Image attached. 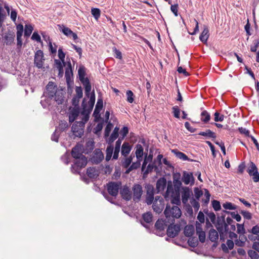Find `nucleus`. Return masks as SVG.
<instances>
[{
    "label": "nucleus",
    "mask_w": 259,
    "mask_h": 259,
    "mask_svg": "<svg viewBox=\"0 0 259 259\" xmlns=\"http://www.w3.org/2000/svg\"><path fill=\"white\" fill-rule=\"evenodd\" d=\"M120 194L121 197L126 201H129L132 198V193L127 186H124L121 189Z\"/></svg>",
    "instance_id": "nucleus-17"
},
{
    "label": "nucleus",
    "mask_w": 259,
    "mask_h": 259,
    "mask_svg": "<svg viewBox=\"0 0 259 259\" xmlns=\"http://www.w3.org/2000/svg\"><path fill=\"white\" fill-rule=\"evenodd\" d=\"M81 82L84 87L85 93L86 96L89 97L92 89L91 84L90 83L89 79L87 77H86V79L84 80V81Z\"/></svg>",
    "instance_id": "nucleus-27"
},
{
    "label": "nucleus",
    "mask_w": 259,
    "mask_h": 259,
    "mask_svg": "<svg viewBox=\"0 0 259 259\" xmlns=\"http://www.w3.org/2000/svg\"><path fill=\"white\" fill-rule=\"evenodd\" d=\"M247 172L250 177H252L254 182H259V172L256 166L253 162H250V165L247 169Z\"/></svg>",
    "instance_id": "nucleus-8"
},
{
    "label": "nucleus",
    "mask_w": 259,
    "mask_h": 259,
    "mask_svg": "<svg viewBox=\"0 0 259 259\" xmlns=\"http://www.w3.org/2000/svg\"><path fill=\"white\" fill-rule=\"evenodd\" d=\"M253 46L251 47L250 51L252 52H255L257 50V48L259 46V40L258 39H254L253 41Z\"/></svg>",
    "instance_id": "nucleus-61"
},
{
    "label": "nucleus",
    "mask_w": 259,
    "mask_h": 259,
    "mask_svg": "<svg viewBox=\"0 0 259 259\" xmlns=\"http://www.w3.org/2000/svg\"><path fill=\"white\" fill-rule=\"evenodd\" d=\"M119 151L120 149L116 148L114 149L113 145H110L108 146L106 149V160L108 161L111 159L113 153V159H117Z\"/></svg>",
    "instance_id": "nucleus-6"
},
{
    "label": "nucleus",
    "mask_w": 259,
    "mask_h": 259,
    "mask_svg": "<svg viewBox=\"0 0 259 259\" xmlns=\"http://www.w3.org/2000/svg\"><path fill=\"white\" fill-rule=\"evenodd\" d=\"M212 205L215 211H219L221 209V204L219 201L213 200L212 201Z\"/></svg>",
    "instance_id": "nucleus-53"
},
{
    "label": "nucleus",
    "mask_w": 259,
    "mask_h": 259,
    "mask_svg": "<svg viewBox=\"0 0 259 259\" xmlns=\"http://www.w3.org/2000/svg\"><path fill=\"white\" fill-rule=\"evenodd\" d=\"M87 162V159L85 156L74 160L73 164L71 166V171L74 174H79L80 169L86 166Z\"/></svg>",
    "instance_id": "nucleus-3"
},
{
    "label": "nucleus",
    "mask_w": 259,
    "mask_h": 259,
    "mask_svg": "<svg viewBox=\"0 0 259 259\" xmlns=\"http://www.w3.org/2000/svg\"><path fill=\"white\" fill-rule=\"evenodd\" d=\"M174 194V189L173 185L170 181L168 182L167 186V189L164 195V197H168L170 195H172Z\"/></svg>",
    "instance_id": "nucleus-41"
},
{
    "label": "nucleus",
    "mask_w": 259,
    "mask_h": 259,
    "mask_svg": "<svg viewBox=\"0 0 259 259\" xmlns=\"http://www.w3.org/2000/svg\"><path fill=\"white\" fill-rule=\"evenodd\" d=\"M166 221L168 223H174L176 219H179L182 215V212L178 206L166 205L164 211Z\"/></svg>",
    "instance_id": "nucleus-1"
},
{
    "label": "nucleus",
    "mask_w": 259,
    "mask_h": 259,
    "mask_svg": "<svg viewBox=\"0 0 259 259\" xmlns=\"http://www.w3.org/2000/svg\"><path fill=\"white\" fill-rule=\"evenodd\" d=\"M119 128L115 127L109 138V143H112L115 139H116L118 136Z\"/></svg>",
    "instance_id": "nucleus-39"
},
{
    "label": "nucleus",
    "mask_w": 259,
    "mask_h": 259,
    "mask_svg": "<svg viewBox=\"0 0 259 259\" xmlns=\"http://www.w3.org/2000/svg\"><path fill=\"white\" fill-rule=\"evenodd\" d=\"M174 115L176 118H180V110L178 106H175L172 108Z\"/></svg>",
    "instance_id": "nucleus-57"
},
{
    "label": "nucleus",
    "mask_w": 259,
    "mask_h": 259,
    "mask_svg": "<svg viewBox=\"0 0 259 259\" xmlns=\"http://www.w3.org/2000/svg\"><path fill=\"white\" fill-rule=\"evenodd\" d=\"M142 219L146 223L149 224L152 222L153 215L151 212H147L142 215Z\"/></svg>",
    "instance_id": "nucleus-33"
},
{
    "label": "nucleus",
    "mask_w": 259,
    "mask_h": 259,
    "mask_svg": "<svg viewBox=\"0 0 259 259\" xmlns=\"http://www.w3.org/2000/svg\"><path fill=\"white\" fill-rule=\"evenodd\" d=\"M131 147L127 142H124L122 145L121 153L122 155L126 157L130 152Z\"/></svg>",
    "instance_id": "nucleus-26"
},
{
    "label": "nucleus",
    "mask_w": 259,
    "mask_h": 259,
    "mask_svg": "<svg viewBox=\"0 0 259 259\" xmlns=\"http://www.w3.org/2000/svg\"><path fill=\"white\" fill-rule=\"evenodd\" d=\"M112 51L114 54V57L116 58L121 59L122 58V54L120 51L117 50L115 47L112 48Z\"/></svg>",
    "instance_id": "nucleus-55"
},
{
    "label": "nucleus",
    "mask_w": 259,
    "mask_h": 259,
    "mask_svg": "<svg viewBox=\"0 0 259 259\" xmlns=\"http://www.w3.org/2000/svg\"><path fill=\"white\" fill-rule=\"evenodd\" d=\"M240 213L243 215V217L247 219V220H250L252 218V214L250 212L247 211L245 210H241L240 211Z\"/></svg>",
    "instance_id": "nucleus-60"
},
{
    "label": "nucleus",
    "mask_w": 259,
    "mask_h": 259,
    "mask_svg": "<svg viewBox=\"0 0 259 259\" xmlns=\"http://www.w3.org/2000/svg\"><path fill=\"white\" fill-rule=\"evenodd\" d=\"M168 227L166 231L167 236L170 238H174L177 236L181 230L180 225L174 223H168Z\"/></svg>",
    "instance_id": "nucleus-7"
},
{
    "label": "nucleus",
    "mask_w": 259,
    "mask_h": 259,
    "mask_svg": "<svg viewBox=\"0 0 259 259\" xmlns=\"http://www.w3.org/2000/svg\"><path fill=\"white\" fill-rule=\"evenodd\" d=\"M3 11V8L0 6V28L2 26L3 23L6 18V13Z\"/></svg>",
    "instance_id": "nucleus-47"
},
{
    "label": "nucleus",
    "mask_w": 259,
    "mask_h": 259,
    "mask_svg": "<svg viewBox=\"0 0 259 259\" xmlns=\"http://www.w3.org/2000/svg\"><path fill=\"white\" fill-rule=\"evenodd\" d=\"M62 32L64 33V35L68 37H71V34L72 31L70 28L62 25Z\"/></svg>",
    "instance_id": "nucleus-50"
},
{
    "label": "nucleus",
    "mask_w": 259,
    "mask_h": 259,
    "mask_svg": "<svg viewBox=\"0 0 259 259\" xmlns=\"http://www.w3.org/2000/svg\"><path fill=\"white\" fill-rule=\"evenodd\" d=\"M46 94L49 96V98L52 99L54 97V95L58 92L57 85L52 81H49L46 86Z\"/></svg>",
    "instance_id": "nucleus-13"
},
{
    "label": "nucleus",
    "mask_w": 259,
    "mask_h": 259,
    "mask_svg": "<svg viewBox=\"0 0 259 259\" xmlns=\"http://www.w3.org/2000/svg\"><path fill=\"white\" fill-rule=\"evenodd\" d=\"M166 185V180L164 178L159 179L156 182V189L157 193L164 191Z\"/></svg>",
    "instance_id": "nucleus-21"
},
{
    "label": "nucleus",
    "mask_w": 259,
    "mask_h": 259,
    "mask_svg": "<svg viewBox=\"0 0 259 259\" xmlns=\"http://www.w3.org/2000/svg\"><path fill=\"white\" fill-rule=\"evenodd\" d=\"M121 187V183L120 182H110L107 185V189L110 195L115 197L117 196Z\"/></svg>",
    "instance_id": "nucleus-4"
},
{
    "label": "nucleus",
    "mask_w": 259,
    "mask_h": 259,
    "mask_svg": "<svg viewBox=\"0 0 259 259\" xmlns=\"http://www.w3.org/2000/svg\"><path fill=\"white\" fill-rule=\"evenodd\" d=\"M198 135L213 139H215L216 138L215 134L210 130H207L205 132H200Z\"/></svg>",
    "instance_id": "nucleus-36"
},
{
    "label": "nucleus",
    "mask_w": 259,
    "mask_h": 259,
    "mask_svg": "<svg viewBox=\"0 0 259 259\" xmlns=\"http://www.w3.org/2000/svg\"><path fill=\"white\" fill-rule=\"evenodd\" d=\"M156 160H154V162L151 164H149L147 166V167L145 171L144 172V175H147L150 172H151L153 169L155 170L158 169V166L156 164Z\"/></svg>",
    "instance_id": "nucleus-37"
},
{
    "label": "nucleus",
    "mask_w": 259,
    "mask_h": 259,
    "mask_svg": "<svg viewBox=\"0 0 259 259\" xmlns=\"http://www.w3.org/2000/svg\"><path fill=\"white\" fill-rule=\"evenodd\" d=\"M126 95L127 96V101L130 103H132L134 102V95L132 91L128 90L126 93Z\"/></svg>",
    "instance_id": "nucleus-48"
},
{
    "label": "nucleus",
    "mask_w": 259,
    "mask_h": 259,
    "mask_svg": "<svg viewBox=\"0 0 259 259\" xmlns=\"http://www.w3.org/2000/svg\"><path fill=\"white\" fill-rule=\"evenodd\" d=\"M226 244L227 247L224 243L221 245L222 249L225 252H228L229 249L230 250L232 249L234 246V242L232 240H227Z\"/></svg>",
    "instance_id": "nucleus-28"
},
{
    "label": "nucleus",
    "mask_w": 259,
    "mask_h": 259,
    "mask_svg": "<svg viewBox=\"0 0 259 259\" xmlns=\"http://www.w3.org/2000/svg\"><path fill=\"white\" fill-rule=\"evenodd\" d=\"M255 250H249L248 251V255L251 259H258L259 255Z\"/></svg>",
    "instance_id": "nucleus-46"
},
{
    "label": "nucleus",
    "mask_w": 259,
    "mask_h": 259,
    "mask_svg": "<svg viewBox=\"0 0 259 259\" xmlns=\"http://www.w3.org/2000/svg\"><path fill=\"white\" fill-rule=\"evenodd\" d=\"M79 111L77 109H73L69 115V122H73L79 115Z\"/></svg>",
    "instance_id": "nucleus-32"
},
{
    "label": "nucleus",
    "mask_w": 259,
    "mask_h": 259,
    "mask_svg": "<svg viewBox=\"0 0 259 259\" xmlns=\"http://www.w3.org/2000/svg\"><path fill=\"white\" fill-rule=\"evenodd\" d=\"M210 119V114L206 111H203L201 113V120L204 123H207Z\"/></svg>",
    "instance_id": "nucleus-38"
},
{
    "label": "nucleus",
    "mask_w": 259,
    "mask_h": 259,
    "mask_svg": "<svg viewBox=\"0 0 259 259\" xmlns=\"http://www.w3.org/2000/svg\"><path fill=\"white\" fill-rule=\"evenodd\" d=\"M33 30V27L30 24H26L25 26L24 36L29 37Z\"/></svg>",
    "instance_id": "nucleus-43"
},
{
    "label": "nucleus",
    "mask_w": 259,
    "mask_h": 259,
    "mask_svg": "<svg viewBox=\"0 0 259 259\" xmlns=\"http://www.w3.org/2000/svg\"><path fill=\"white\" fill-rule=\"evenodd\" d=\"M95 102V94L94 92L93 91L91 95L90 101H89V104L91 107V109H92L94 106Z\"/></svg>",
    "instance_id": "nucleus-58"
},
{
    "label": "nucleus",
    "mask_w": 259,
    "mask_h": 259,
    "mask_svg": "<svg viewBox=\"0 0 259 259\" xmlns=\"http://www.w3.org/2000/svg\"><path fill=\"white\" fill-rule=\"evenodd\" d=\"M58 57L63 63V65L65 66L67 63V62H65V54L63 52L61 48H59L58 50Z\"/></svg>",
    "instance_id": "nucleus-45"
},
{
    "label": "nucleus",
    "mask_w": 259,
    "mask_h": 259,
    "mask_svg": "<svg viewBox=\"0 0 259 259\" xmlns=\"http://www.w3.org/2000/svg\"><path fill=\"white\" fill-rule=\"evenodd\" d=\"M194 232V227L192 225H187L184 229V234L186 237H191Z\"/></svg>",
    "instance_id": "nucleus-34"
},
{
    "label": "nucleus",
    "mask_w": 259,
    "mask_h": 259,
    "mask_svg": "<svg viewBox=\"0 0 259 259\" xmlns=\"http://www.w3.org/2000/svg\"><path fill=\"white\" fill-rule=\"evenodd\" d=\"M72 156L74 158V160L78 159L82 156H84L79 150V148L77 146L73 148L71 151Z\"/></svg>",
    "instance_id": "nucleus-30"
},
{
    "label": "nucleus",
    "mask_w": 259,
    "mask_h": 259,
    "mask_svg": "<svg viewBox=\"0 0 259 259\" xmlns=\"http://www.w3.org/2000/svg\"><path fill=\"white\" fill-rule=\"evenodd\" d=\"M152 208L153 210L157 213H160L163 210L164 208V200L160 196H156L153 202Z\"/></svg>",
    "instance_id": "nucleus-10"
},
{
    "label": "nucleus",
    "mask_w": 259,
    "mask_h": 259,
    "mask_svg": "<svg viewBox=\"0 0 259 259\" xmlns=\"http://www.w3.org/2000/svg\"><path fill=\"white\" fill-rule=\"evenodd\" d=\"M133 193V199L135 202H138L140 200L143 194V188L140 184H135L132 187Z\"/></svg>",
    "instance_id": "nucleus-12"
},
{
    "label": "nucleus",
    "mask_w": 259,
    "mask_h": 259,
    "mask_svg": "<svg viewBox=\"0 0 259 259\" xmlns=\"http://www.w3.org/2000/svg\"><path fill=\"white\" fill-rule=\"evenodd\" d=\"M140 166V163L139 162L133 163L127 169L126 172L128 173L133 169H136Z\"/></svg>",
    "instance_id": "nucleus-52"
},
{
    "label": "nucleus",
    "mask_w": 259,
    "mask_h": 259,
    "mask_svg": "<svg viewBox=\"0 0 259 259\" xmlns=\"http://www.w3.org/2000/svg\"><path fill=\"white\" fill-rule=\"evenodd\" d=\"M113 127V124L110 123V122H109L106 127H105V137H108L109 135V134L112 130Z\"/></svg>",
    "instance_id": "nucleus-54"
},
{
    "label": "nucleus",
    "mask_w": 259,
    "mask_h": 259,
    "mask_svg": "<svg viewBox=\"0 0 259 259\" xmlns=\"http://www.w3.org/2000/svg\"><path fill=\"white\" fill-rule=\"evenodd\" d=\"M68 127V124L67 121L65 120H61L59 124V128L62 131H64Z\"/></svg>",
    "instance_id": "nucleus-51"
},
{
    "label": "nucleus",
    "mask_w": 259,
    "mask_h": 259,
    "mask_svg": "<svg viewBox=\"0 0 259 259\" xmlns=\"http://www.w3.org/2000/svg\"><path fill=\"white\" fill-rule=\"evenodd\" d=\"M214 120L215 122L222 121L224 120V116L223 115H220L219 113L218 112L214 113Z\"/></svg>",
    "instance_id": "nucleus-63"
},
{
    "label": "nucleus",
    "mask_w": 259,
    "mask_h": 259,
    "mask_svg": "<svg viewBox=\"0 0 259 259\" xmlns=\"http://www.w3.org/2000/svg\"><path fill=\"white\" fill-rule=\"evenodd\" d=\"M84 128L83 122L76 121L73 124L71 131L75 137L80 138L83 134Z\"/></svg>",
    "instance_id": "nucleus-9"
},
{
    "label": "nucleus",
    "mask_w": 259,
    "mask_h": 259,
    "mask_svg": "<svg viewBox=\"0 0 259 259\" xmlns=\"http://www.w3.org/2000/svg\"><path fill=\"white\" fill-rule=\"evenodd\" d=\"M208 238L211 242H216L219 238L218 232L214 229H211L209 231Z\"/></svg>",
    "instance_id": "nucleus-25"
},
{
    "label": "nucleus",
    "mask_w": 259,
    "mask_h": 259,
    "mask_svg": "<svg viewBox=\"0 0 259 259\" xmlns=\"http://www.w3.org/2000/svg\"><path fill=\"white\" fill-rule=\"evenodd\" d=\"M224 212H226V213H230L232 217L235 219L237 222H240L241 220V216L239 214H237V213H236L235 212H229V211H226L225 210Z\"/></svg>",
    "instance_id": "nucleus-59"
},
{
    "label": "nucleus",
    "mask_w": 259,
    "mask_h": 259,
    "mask_svg": "<svg viewBox=\"0 0 259 259\" xmlns=\"http://www.w3.org/2000/svg\"><path fill=\"white\" fill-rule=\"evenodd\" d=\"M168 223L165 220L158 219L155 223L153 233L159 236H163L165 235V229L167 226Z\"/></svg>",
    "instance_id": "nucleus-2"
},
{
    "label": "nucleus",
    "mask_w": 259,
    "mask_h": 259,
    "mask_svg": "<svg viewBox=\"0 0 259 259\" xmlns=\"http://www.w3.org/2000/svg\"><path fill=\"white\" fill-rule=\"evenodd\" d=\"M172 152L176 155V156L180 159L183 160H188L190 161V159L188 157V156L180 151H178L177 150H173Z\"/></svg>",
    "instance_id": "nucleus-35"
},
{
    "label": "nucleus",
    "mask_w": 259,
    "mask_h": 259,
    "mask_svg": "<svg viewBox=\"0 0 259 259\" xmlns=\"http://www.w3.org/2000/svg\"><path fill=\"white\" fill-rule=\"evenodd\" d=\"M65 67H66L65 77L66 78L67 82L68 83L70 80L71 77L73 75L71 63L69 60L67 61L66 66Z\"/></svg>",
    "instance_id": "nucleus-20"
},
{
    "label": "nucleus",
    "mask_w": 259,
    "mask_h": 259,
    "mask_svg": "<svg viewBox=\"0 0 259 259\" xmlns=\"http://www.w3.org/2000/svg\"><path fill=\"white\" fill-rule=\"evenodd\" d=\"M248 232L253 235H259V226L255 225L253 226L250 230H248Z\"/></svg>",
    "instance_id": "nucleus-62"
},
{
    "label": "nucleus",
    "mask_w": 259,
    "mask_h": 259,
    "mask_svg": "<svg viewBox=\"0 0 259 259\" xmlns=\"http://www.w3.org/2000/svg\"><path fill=\"white\" fill-rule=\"evenodd\" d=\"M225 222H226L225 221V217L224 216L222 217V219H218V220L217 221V223L215 227H216L217 229L218 230V232L220 233L221 236V234H223L224 226L225 225Z\"/></svg>",
    "instance_id": "nucleus-23"
},
{
    "label": "nucleus",
    "mask_w": 259,
    "mask_h": 259,
    "mask_svg": "<svg viewBox=\"0 0 259 259\" xmlns=\"http://www.w3.org/2000/svg\"><path fill=\"white\" fill-rule=\"evenodd\" d=\"M173 182L175 188L179 189L182 185V182L180 181V174H175L173 176Z\"/></svg>",
    "instance_id": "nucleus-31"
},
{
    "label": "nucleus",
    "mask_w": 259,
    "mask_h": 259,
    "mask_svg": "<svg viewBox=\"0 0 259 259\" xmlns=\"http://www.w3.org/2000/svg\"><path fill=\"white\" fill-rule=\"evenodd\" d=\"M104 158V154L100 150H96L92 157V162L94 164H99Z\"/></svg>",
    "instance_id": "nucleus-18"
},
{
    "label": "nucleus",
    "mask_w": 259,
    "mask_h": 259,
    "mask_svg": "<svg viewBox=\"0 0 259 259\" xmlns=\"http://www.w3.org/2000/svg\"><path fill=\"white\" fill-rule=\"evenodd\" d=\"M15 37L14 32L9 30L2 34V42L4 45L11 46Z\"/></svg>",
    "instance_id": "nucleus-5"
},
{
    "label": "nucleus",
    "mask_w": 259,
    "mask_h": 259,
    "mask_svg": "<svg viewBox=\"0 0 259 259\" xmlns=\"http://www.w3.org/2000/svg\"><path fill=\"white\" fill-rule=\"evenodd\" d=\"M64 95L63 91L62 90H58V92L54 95L55 100L57 102V103L59 104H62L64 101Z\"/></svg>",
    "instance_id": "nucleus-22"
},
{
    "label": "nucleus",
    "mask_w": 259,
    "mask_h": 259,
    "mask_svg": "<svg viewBox=\"0 0 259 259\" xmlns=\"http://www.w3.org/2000/svg\"><path fill=\"white\" fill-rule=\"evenodd\" d=\"M78 74L81 82H83L86 79L85 78V72L84 67L83 66L80 67L78 70Z\"/></svg>",
    "instance_id": "nucleus-40"
},
{
    "label": "nucleus",
    "mask_w": 259,
    "mask_h": 259,
    "mask_svg": "<svg viewBox=\"0 0 259 259\" xmlns=\"http://www.w3.org/2000/svg\"><path fill=\"white\" fill-rule=\"evenodd\" d=\"M209 37V30L208 28L204 26V29L201 32L199 39L203 43L206 42Z\"/></svg>",
    "instance_id": "nucleus-24"
},
{
    "label": "nucleus",
    "mask_w": 259,
    "mask_h": 259,
    "mask_svg": "<svg viewBox=\"0 0 259 259\" xmlns=\"http://www.w3.org/2000/svg\"><path fill=\"white\" fill-rule=\"evenodd\" d=\"M44 56L41 50L37 51L34 55V64L39 69L42 68L44 63Z\"/></svg>",
    "instance_id": "nucleus-11"
},
{
    "label": "nucleus",
    "mask_w": 259,
    "mask_h": 259,
    "mask_svg": "<svg viewBox=\"0 0 259 259\" xmlns=\"http://www.w3.org/2000/svg\"><path fill=\"white\" fill-rule=\"evenodd\" d=\"M146 202L148 205L151 204L154 202V188L151 185H148L146 186Z\"/></svg>",
    "instance_id": "nucleus-14"
},
{
    "label": "nucleus",
    "mask_w": 259,
    "mask_h": 259,
    "mask_svg": "<svg viewBox=\"0 0 259 259\" xmlns=\"http://www.w3.org/2000/svg\"><path fill=\"white\" fill-rule=\"evenodd\" d=\"M182 200L184 204H186L191 195L192 194V192L188 187H185L182 188Z\"/></svg>",
    "instance_id": "nucleus-19"
},
{
    "label": "nucleus",
    "mask_w": 259,
    "mask_h": 259,
    "mask_svg": "<svg viewBox=\"0 0 259 259\" xmlns=\"http://www.w3.org/2000/svg\"><path fill=\"white\" fill-rule=\"evenodd\" d=\"M223 207L226 209L235 210L236 206L231 202H226L223 204Z\"/></svg>",
    "instance_id": "nucleus-49"
},
{
    "label": "nucleus",
    "mask_w": 259,
    "mask_h": 259,
    "mask_svg": "<svg viewBox=\"0 0 259 259\" xmlns=\"http://www.w3.org/2000/svg\"><path fill=\"white\" fill-rule=\"evenodd\" d=\"M132 159H133V158H132V156H130L128 158H126L122 163L124 167L125 168H127L131 164V163L132 161Z\"/></svg>",
    "instance_id": "nucleus-64"
},
{
    "label": "nucleus",
    "mask_w": 259,
    "mask_h": 259,
    "mask_svg": "<svg viewBox=\"0 0 259 259\" xmlns=\"http://www.w3.org/2000/svg\"><path fill=\"white\" fill-rule=\"evenodd\" d=\"M17 29V46L18 49H20L22 46V36L24 31V27L22 24H19L16 26Z\"/></svg>",
    "instance_id": "nucleus-15"
},
{
    "label": "nucleus",
    "mask_w": 259,
    "mask_h": 259,
    "mask_svg": "<svg viewBox=\"0 0 259 259\" xmlns=\"http://www.w3.org/2000/svg\"><path fill=\"white\" fill-rule=\"evenodd\" d=\"M195 197L197 199L199 200L200 197L203 195V192L200 190L198 187H195L194 190Z\"/></svg>",
    "instance_id": "nucleus-56"
},
{
    "label": "nucleus",
    "mask_w": 259,
    "mask_h": 259,
    "mask_svg": "<svg viewBox=\"0 0 259 259\" xmlns=\"http://www.w3.org/2000/svg\"><path fill=\"white\" fill-rule=\"evenodd\" d=\"M143 155V148L142 145L138 144L137 145V149L136 151V155L137 159H139L142 158Z\"/></svg>",
    "instance_id": "nucleus-42"
},
{
    "label": "nucleus",
    "mask_w": 259,
    "mask_h": 259,
    "mask_svg": "<svg viewBox=\"0 0 259 259\" xmlns=\"http://www.w3.org/2000/svg\"><path fill=\"white\" fill-rule=\"evenodd\" d=\"M182 181L186 185L193 184L194 178L192 172L184 171L183 173Z\"/></svg>",
    "instance_id": "nucleus-16"
},
{
    "label": "nucleus",
    "mask_w": 259,
    "mask_h": 259,
    "mask_svg": "<svg viewBox=\"0 0 259 259\" xmlns=\"http://www.w3.org/2000/svg\"><path fill=\"white\" fill-rule=\"evenodd\" d=\"M87 174L88 176L92 179H95L98 176V171L94 167H89L87 169Z\"/></svg>",
    "instance_id": "nucleus-29"
},
{
    "label": "nucleus",
    "mask_w": 259,
    "mask_h": 259,
    "mask_svg": "<svg viewBox=\"0 0 259 259\" xmlns=\"http://www.w3.org/2000/svg\"><path fill=\"white\" fill-rule=\"evenodd\" d=\"M91 13L96 20H98L101 15V11L98 8H92Z\"/></svg>",
    "instance_id": "nucleus-44"
}]
</instances>
